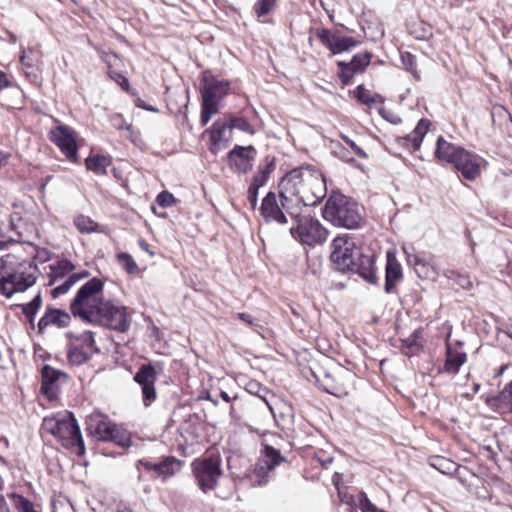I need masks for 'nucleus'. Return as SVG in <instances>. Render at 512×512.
Instances as JSON below:
<instances>
[{
  "mask_svg": "<svg viewBox=\"0 0 512 512\" xmlns=\"http://www.w3.org/2000/svg\"><path fill=\"white\" fill-rule=\"evenodd\" d=\"M276 3V0H259L254 10L258 17H262L272 11Z\"/></svg>",
  "mask_w": 512,
  "mask_h": 512,
  "instance_id": "obj_49",
  "label": "nucleus"
},
{
  "mask_svg": "<svg viewBox=\"0 0 512 512\" xmlns=\"http://www.w3.org/2000/svg\"><path fill=\"white\" fill-rule=\"evenodd\" d=\"M284 460L279 450L265 445L253 471L248 476L250 483L254 486L267 484L275 467Z\"/></svg>",
  "mask_w": 512,
  "mask_h": 512,
  "instance_id": "obj_9",
  "label": "nucleus"
},
{
  "mask_svg": "<svg viewBox=\"0 0 512 512\" xmlns=\"http://www.w3.org/2000/svg\"><path fill=\"white\" fill-rule=\"evenodd\" d=\"M108 512H132L127 507L116 505L115 507L111 508Z\"/></svg>",
  "mask_w": 512,
  "mask_h": 512,
  "instance_id": "obj_62",
  "label": "nucleus"
},
{
  "mask_svg": "<svg viewBox=\"0 0 512 512\" xmlns=\"http://www.w3.org/2000/svg\"><path fill=\"white\" fill-rule=\"evenodd\" d=\"M371 60V54L369 53H358L348 63L339 62V66H345L350 68L352 72H362L369 65Z\"/></svg>",
  "mask_w": 512,
  "mask_h": 512,
  "instance_id": "obj_36",
  "label": "nucleus"
},
{
  "mask_svg": "<svg viewBox=\"0 0 512 512\" xmlns=\"http://www.w3.org/2000/svg\"><path fill=\"white\" fill-rule=\"evenodd\" d=\"M116 259L127 273L134 274L137 272L138 265L130 254L120 252L117 254Z\"/></svg>",
  "mask_w": 512,
  "mask_h": 512,
  "instance_id": "obj_42",
  "label": "nucleus"
},
{
  "mask_svg": "<svg viewBox=\"0 0 512 512\" xmlns=\"http://www.w3.org/2000/svg\"><path fill=\"white\" fill-rule=\"evenodd\" d=\"M11 270L12 272H20L22 274H36L37 268L31 261H19L16 257V264L12 266Z\"/></svg>",
  "mask_w": 512,
  "mask_h": 512,
  "instance_id": "obj_44",
  "label": "nucleus"
},
{
  "mask_svg": "<svg viewBox=\"0 0 512 512\" xmlns=\"http://www.w3.org/2000/svg\"><path fill=\"white\" fill-rule=\"evenodd\" d=\"M71 316L69 313L59 309H49L38 322L39 330L45 329L49 325H55L58 328H65L70 324Z\"/></svg>",
  "mask_w": 512,
  "mask_h": 512,
  "instance_id": "obj_24",
  "label": "nucleus"
},
{
  "mask_svg": "<svg viewBox=\"0 0 512 512\" xmlns=\"http://www.w3.org/2000/svg\"><path fill=\"white\" fill-rule=\"evenodd\" d=\"M95 434L102 441H112L122 447L130 445L129 434L109 420H101L97 423Z\"/></svg>",
  "mask_w": 512,
  "mask_h": 512,
  "instance_id": "obj_16",
  "label": "nucleus"
},
{
  "mask_svg": "<svg viewBox=\"0 0 512 512\" xmlns=\"http://www.w3.org/2000/svg\"><path fill=\"white\" fill-rule=\"evenodd\" d=\"M138 463H139V465L144 466L147 470H153L154 463H150V462L144 461V460H140Z\"/></svg>",
  "mask_w": 512,
  "mask_h": 512,
  "instance_id": "obj_64",
  "label": "nucleus"
},
{
  "mask_svg": "<svg viewBox=\"0 0 512 512\" xmlns=\"http://www.w3.org/2000/svg\"><path fill=\"white\" fill-rule=\"evenodd\" d=\"M334 154L341 160L345 162H351L353 160L352 157L349 156V152L341 146L340 144H336L333 148Z\"/></svg>",
  "mask_w": 512,
  "mask_h": 512,
  "instance_id": "obj_54",
  "label": "nucleus"
},
{
  "mask_svg": "<svg viewBox=\"0 0 512 512\" xmlns=\"http://www.w3.org/2000/svg\"><path fill=\"white\" fill-rule=\"evenodd\" d=\"M75 225L81 232H94L97 224L89 217L80 215L75 219Z\"/></svg>",
  "mask_w": 512,
  "mask_h": 512,
  "instance_id": "obj_43",
  "label": "nucleus"
},
{
  "mask_svg": "<svg viewBox=\"0 0 512 512\" xmlns=\"http://www.w3.org/2000/svg\"><path fill=\"white\" fill-rule=\"evenodd\" d=\"M374 261L375 258L373 254H364L359 250L356 257L352 260L351 266H349L346 271L357 273L368 283L375 284L377 283V276Z\"/></svg>",
  "mask_w": 512,
  "mask_h": 512,
  "instance_id": "obj_18",
  "label": "nucleus"
},
{
  "mask_svg": "<svg viewBox=\"0 0 512 512\" xmlns=\"http://www.w3.org/2000/svg\"><path fill=\"white\" fill-rule=\"evenodd\" d=\"M402 276V267L397 260L395 253L392 251H387L384 285L385 292L388 294L393 293L397 283L402 279Z\"/></svg>",
  "mask_w": 512,
  "mask_h": 512,
  "instance_id": "obj_23",
  "label": "nucleus"
},
{
  "mask_svg": "<svg viewBox=\"0 0 512 512\" xmlns=\"http://www.w3.org/2000/svg\"><path fill=\"white\" fill-rule=\"evenodd\" d=\"M42 428L57 437L65 448L70 449L76 455L81 456L85 453L80 428L72 413L64 412L45 417Z\"/></svg>",
  "mask_w": 512,
  "mask_h": 512,
  "instance_id": "obj_4",
  "label": "nucleus"
},
{
  "mask_svg": "<svg viewBox=\"0 0 512 512\" xmlns=\"http://www.w3.org/2000/svg\"><path fill=\"white\" fill-rule=\"evenodd\" d=\"M219 99L213 98L211 95L202 94V110L216 114L218 112Z\"/></svg>",
  "mask_w": 512,
  "mask_h": 512,
  "instance_id": "obj_48",
  "label": "nucleus"
},
{
  "mask_svg": "<svg viewBox=\"0 0 512 512\" xmlns=\"http://www.w3.org/2000/svg\"><path fill=\"white\" fill-rule=\"evenodd\" d=\"M435 154L439 160L452 164L469 181L479 178L487 164L480 155L450 143L443 137L437 139Z\"/></svg>",
  "mask_w": 512,
  "mask_h": 512,
  "instance_id": "obj_2",
  "label": "nucleus"
},
{
  "mask_svg": "<svg viewBox=\"0 0 512 512\" xmlns=\"http://www.w3.org/2000/svg\"><path fill=\"white\" fill-rule=\"evenodd\" d=\"M156 201L158 205L161 207H170L175 203L176 200L173 194L167 191H162L161 193L158 194Z\"/></svg>",
  "mask_w": 512,
  "mask_h": 512,
  "instance_id": "obj_51",
  "label": "nucleus"
},
{
  "mask_svg": "<svg viewBox=\"0 0 512 512\" xmlns=\"http://www.w3.org/2000/svg\"><path fill=\"white\" fill-rule=\"evenodd\" d=\"M110 164V157L104 155H95L86 159L87 169L99 175L106 174V169Z\"/></svg>",
  "mask_w": 512,
  "mask_h": 512,
  "instance_id": "obj_33",
  "label": "nucleus"
},
{
  "mask_svg": "<svg viewBox=\"0 0 512 512\" xmlns=\"http://www.w3.org/2000/svg\"><path fill=\"white\" fill-rule=\"evenodd\" d=\"M13 504L19 512H30L34 509L33 504L25 497L13 494Z\"/></svg>",
  "mask_w": 512,
  "mask_h": 512,
  "instance_id": "obj_47",
  "label": "nucleus"
},
{
  "mask_svg": "<svg viewBox=\"0 0 512 512\" xmlns=\"http://www.w3.org/2000/svg\"><path fill=\"white\" fill-rule=\"evenodd\" d=\"M180 469V462L175 458H166L153 464V471L164 479L175 474Z\"/></svg>",
  "mask_w": 512,
  "mask_h": 512,
  "instance_id": "obj_32",
  "label": "nucleus"
},
{
  "mask_svg": "<svg viewBox=\"0 0 512 512\" xmlns=\"http://www.w3.org/2000/svg\"><path fill=\"white\" fill-rule=\"evenodd\" d=\"M282 206L290 216L299 214V208L318 204L327 194L326 180L314 168L293 169L280 181Z\"/></svg>",
  "mask_w": 512,
  "mask_h": 512,
  "instance_id": "obj_1",
  "label": "nucleus"
},
{
  "mask_svg": "<svg viewBox=\"0 0 512 512\" xmlns=\"http://www.w3.org/2000/svg\"><path fill=\"white\" fill-rule=\"evenodd\" d=\"M109 121L115 129L125 130L127 132L126 137L129 138L132 142H135L134 131L132 129V126L131 124L126 123L121 114L115 113L110 115Z\"/></svg>",
  "mask_w": 512,
  "mask_h": 512,
  "instance_id": "obj_38",
  "label": "nucleus"
},
{
  "mask_svg": "<svg viewBox=\"0 0 512 512\" xmlns=\"http://www.w3.org/2000/svg\"><path fill=\"white\" fill-rule=\"evenodd\" d=\"M211 145L209 150L216 155L225 149L232 138V131L228 122L217 120L209 129Z\"/></svg>",
  "mask_w": 512,
  "mask_h": 512,
  "instance_id": "obj_21",
  "label": "nucleus"
},
{
  "mask_svg": "<svg viewBox=\"0 0 512 512\" xmlns=\"http://www.w3.org/2000/svg\"><path fill=\"white\" fill-rule=\"evenodd\" d=\"M49 273V285H54L57 281L67 278L68 275L72 274L74 265L66 259L57 261L55 264L50 265Z\"/></svg>",
  "mask_w": 512,
  "mask_h": 512,
  "instance_id": "obj_28",
  "label": "nucleus"
},
{
  "mask_svg": "<svg viewBox=\"0 0 512 512\" xmlns=\"http://www.w3.org/2000/svg\"><path fill=\"white\" fill-rule=\"evenodd\" d=\"M65 374L60 370L54 369L49 365H45L42 368L41 377V391L44 395H46L50 400L56 398L59 382L61 378H65Z\"/></svg>",
  "mask_w": 512,
  "mask_h": 512,
  "instance_id": "obj_22",
  "label": "nucleus"
},
{
  "mask_svg": "<svg viewBox=\"0 0 512 512\" xmlns=\"http://www.w3.org/2000/svg\"><path fill=\"white\" fill-rule=\"evenodd\" d=\"M89 273L87 271L81 273H72L68 275L65 280L57 285L52 291L51 295L54 298H57L65 293H67L72 286H74L79 280L88 277Z\"/></svg>",
  "mask_w": 512,
  "mask_h": 512,
  "instance_id": "obj_31",
  "label": "nucleus"
},
{
  "mask_svg": "<svg viewBox=\"0 0 512 512\" xmlns=\"http://www.w3.org/2000/svg\"><path fill=\"white\" fill-rule=\"evenodd\" d=\"M487 404L499 413L512 414V381L504 387L498 396L489 398Z\"/></svg>",
  "mask_w": 512,
  "mask_h": 512,
  "instance_id": "obj_25",
  "label": "nucleus"
},
{
  "mask_svg": "<svg viewBox=\"0 0 512 512\" xmlns=\"http://www.w3.org/2000/svg\"><path fill=\"white\" fill-rule=\"evenodd\" d=\"M50 139L69 160L76 161L77 144L75 133L71 128L63 125L56 127L51 131Z\"/></svg>",
  "mask_w": 512,
  "mask_h": 512,
  "instance_id": "obj_14",
  "label": "nucleus"
},
{
  "mask_svg": "<svg viewBox=\"0 0 512 512\" xmlns=\"http://www.w3.org/2000/svg\"><path fill=\"white\" fill-rule=\"evenodd\" d=\"M339 67L341 68V70L339 71V77H340L342 83L346 85L351 81L355 72H352L350 70V68H347L345 66H339Z\"/></svg>",
  "mask_w": 512,
  "mask_h": 512,
  "instance_id": "obj_57",
  "label": "nucleus"
},
{
  "mask_svg": "<svg viewBox=\"0 0 512 512\" xmlns=\"http://www.w3.org/2000/svg\"><path fill=\"white\" fill-rule=\"evenodd\" d=\"M400 58H401V62L403 64V66L408 71H410L414 75V77L419 78V75L416 70L415 56L409 52H401Z\"/></svg>",
  "mask_w": 512,
  "mask_h": 512,
  "instance_id": "obj_46",
  "label": "nucleus"
},
{
  "mask_svg": "<svg viewBox=\"0 0 512 512\" xmlns=\"http://www.w3.org/2000/svg\"><path fill=\"white\" fill-rule=\"evenodd\" d=\"M443 275L450 280L453 285H457L464 290L472 288L473 284L468 274L460 273L454 269H446Z\"/></svg>",
  "mask_w": 512,
  "mask_h": 512,
  "instance_id": "obj_34",
  "label": "nucleus"
},
{
  "mask_svg": "<svg viewBox=\"0 0 512 512\" xmlns=\"http://www.w3.org/2000/svg\"><path fill=\"white\" fill-rule=\"evenodd\" d=\"M69 340H74L75 342H79L86 350H91L94 353L99 352V349L96 347L94 335L91 331H84L83 333L76 335L73 332H68L66 334Z\"/></svg>",
  "mask_w": 512,
  "mask_h": 512,
  "instance_id": "obj_35",
  "label": "nucleus"
},
{
  "mask_svg": "<svg viewBox=\"0 0 512 512\" xmlns=\"http://www.w3.org/2000/svg\"><path fill=\"white\" fill-rule=\"evenodd\" d=\"M342 139L345 141V143L347 145L350 146V148L354 151V153L360 157V158H366L367 157V154L365 153V151L359 147L353 140H351L349 137L347 136H342Z\"/></svg>",
  "mask_w": 512,
  "mask_h": 512,
  "instance_id": "obj_55",
  "label": "nucleus"
},
{
  "mask_svg": "<svg viewBox=\"0 0 512 512\" xmlns=\"http://www.w3.org/2000/svg\"><path fill=\"white\" fill-rule=\"evenodd\" d=\"M42 299L40 294L36 295L28 304L23 307V313L32 321L37 310L40 308Z\"/></svg>",
  "mask_w": 512,
  "mask_h": 512,
  "instance_id": "obj_45",
  "label": "nucleus"
},
{
  "mask_svg": "<svg viewBox=\"0 0 512 512\" xmlns=\"http://www.w3.org/2000/svg\"><path fill=\"white\" fill-rule=\"evenodd\" d=\"M157 379L155 368L151 364L142 365L134 376V380L141 386L143 402L149 406L156 400L155 381Z\"/></svg>",
  "mask_w": 512,
  "mask_h": 512,
  "instance_id": "obj_15",
  "label": "nucleus"
},
{
  "mask_svg": "<svg viewBox=\"0 0 512 512\" xmlns=\"http://www.w3.org/2000/svg\"><path fill=\"white\" fill-rule=\"evenodd\" d=\"M115 80L124 90H128L129 82L125 76L121 74H116Z\"/></svg>",
  "mask_w": 512,
  "mask_h": 512,
  "instance_id": "obj_60",
  "label": "nucleus"
},
{
  "mask_svg": "<svg viewBox=\"0 0 512 512\" xmlns=\"http://www.w3.org/2000/svg\"><path fill=\"white\" fill-rule=\"evenodd\" d=\"M20 61L24 67L32 68L37 62L36 53L34 50L23 51Z\"/></svg>",
  "mask_w": 512,
  "mask_h": 512,
  "instance_id": "obj_52",
  "label": "nucleus"
},
{
  "mask_svg": "<svg viewBox=\"0 0 512 512\" xmlns=\"http://www.w3.org/2000/svg\"><path fill=\"white\" fill-rule=\"evenodd\" d=\"M257 155L254 146L235 145L227 154L228 165L237 173H247L253 167Z\"/></svg>",
  "mask_w": 512,
  "mask_h": 512,
  "instance_id": "obj_13",
  "label": "nucleus"
},
{
  "mask_svg": "<svg viewBox=\"0 0 512 512\" xmlns=\"http://www.w3.org/2000/svg\"><path fill=\"white\" fill-rule=\"evenodd\" d=\"M379 114L388 122L397 125L401 123V118L393 113L392 111L386 110L385 108L379 109Z\"/></svg>",
  "mask_w": 512,
  "mask_h": 512,
  "instance_id": "obj_53",
  "label": "nucleus"
},
{
  "mask_svg": "<svg viewBox=\"0 0 512 512\" xmlns=\"http://www.w3.org/2000/svg\"><path fill=\"white\" fill-rule=\"evenodd\" d=\"M0 512H8L7 503L2 495H0Z\"/></svg>",
  "mask_w": 512,
  "mask_h": 512,
  "instance_id": "obj_63",
  "label": "nucleus"
},
{
  "mask_svg": "<svg viewBox=\"0 0 512 512\" xmlns=\"http://www.w3.org/2000/svg\"><path fill=\"white\" fill-rule=\"evenodd\" d=\"M275 163L273 160H269L266 158V163L264 165H260L258 167L257 173L253 176L251 181V186L260 189L262 186H264L272 171L274 170Z\"/></svg>",
  "mask_w": 512,
  "mask_h": 512,
  "instance_id": "obj_30",
  "label": "nucleus"
},
{
  "mask_svg": "<svg viewBox=\"0 0 512 512\" xmlns=\"http://www.w3.org/2000/svg\"><path fill=\"white\" fill-rule=\"evenodd\" d=\"M359 250L348 234L338 235L332 241L331 261L338 270L346 271Z\"/></svg>",
  "mask_w": 512,
  "mask_h": 512,
  "instance_id": "obj_11",
  "label": "nucleus"
},
{
  "mask_svg": "<svg viewBox=\"0 0 512 512\" xmlns=\"http://www.w3.org/2000/svg\"><path fill=\"white\" fill-rule=\"evenodd\" d=\"M429 121L421 119L413 132L404 139V146L416 151L420 148L422 140L429 129Z\"/></svg>",
  "mask_w": 512,
  "mask_h": 512,
  "instance_id": "obj_26",
  "label": "nucleus"
},
{
  "mask_svg": "<svg viewBox=\"0 0 512 512\" xmlns=\"http://www.w3.org/2000/svg\"><path fill=\"white\" fill-rule=\"evenodd\" d=\"M103 287V282L98 278H92L83 284L70 303L71 313L85 322H98L101 308L106 302L101 296Z\"/></svg>",
  "mask_w": 512,
  "mask_h": 512,
  "instance_id": "obj_3",
  "label": "nucleus"
},
{
  "mask_svg": "<svg viewBox=\"0 0 512 512\" xmlns=\"http://www.w3.org/2000/svg\"><path fill=\"white\" fill-rule=\"evenodd\" d=\"M10 86H12L10 78L4 71L0 70V91Z\"/></svg>",
  "mask_w": 512,
  "mask_h": 512,
  "instance_id": "obj_59",
  "label": "nucleus"
},
{
  "mask_svg": "<svg viewBox=\"0 0 512 512\" xmlns=\"http://www.w3.org/2000/svg\"><path fill=\"white\" fill-rule=\"evenodd\" d=\"M356 98L367 106H372V104L376 103L381 97L377 94H372L369 90L365 89L362 85H359L355 91Z\"/></svg>",
  "mask_w": 512,
  "mask_h": 512,
  "instance_id": "obj_40",
  "label": "nucleus"
},
{
  "mask_svg": "<svg viewBox=\"0 0 512 512\" xmlns=\"http://www.w3.org/2000/svg\"><path fill=\"white\" fill-rule=\"evenodd\" d=\"M430 465L443 474H450L455 471L456 468V464L453 461L442 456L432 457Z\"/></svg>",
  "mask_w": 512,
  "mask_h": 512,
  "instance_id": "obj_39",
  "label": "nucleus"
},
{
  "mask_svg": "<svg viewBox=\"0 0 512 512\" xmlns=\"http://www.w3.org/2000/svg\"><path fill=\"white\" fill-rule=\"evenodd\" d=\"M296 217V225L290 228V234L301 244L315 246L327 239V230L316 219L310 217Z\"/></svg>",
  "mask_w": 512,
  "mask_h": 512,
  "instance_id": "obj_8",
  "label": "nucleus"
},
{
  "mask_svg": "<svg viewBox=\"0 0 512 512\" xmlns=\"http://www.w3.org/2000/svg\"><path fill=\"white\" fill-rule=\"evenodd\" d=\"M449 338L450 335L446 338V358L441 372L456 375L461 366L467 361V354L463 350L461 342L452 344Z\"/></svg>",
  "mask_w": 512,
  "mask_h": 512,
  "instance_id": "obj_17",
  "label": "nucleus"
},
{
  "mask_svg": "<svg viewBox=\"0 0 512 512\" xmlns=\"http://www.w3.org/2000/svg\"><path fill=\"white\" fill-rule=\"evenodd\" d=\"M53 512H75L71 502L63 497L53 501Z\"/></svg>",
  "mask_w": 512,
  "mask_h": 512,
  "instance_id": "obj_50",
  "label": "nucleus"
},
{
  "mask_svg": "<svg viewBox=\"0 0 512 512\" xmlns=\"http://www.w3.org/2000/svg\"><path fill=\"white\" fill-rule=\"evenodd\" d=\"M229 84L223 81H215L207 84L204 87L202 94L211 95L213 98L221 99L228 93Z\"/></svg>",
  "mask_w": 512,
  "mask_h": 512,
  "instance_id": "obj_37",
  "label": "nucleus"
},
{
  "mask_svg": "<svg viewBox=\"0 0 512 512\" xmlns=\"http://www.w3.org/2000/svg\"><path fill=\"white\" fill-rule=\"evenodd\" d=\"M192 471L203 492L213 490L222 475L221 458L219 455H211L195 459L192 462Z\"/></svg>",
  "mask_w": 512,
  "mask_h": 512,
  "instance_id": "obj_7",
  "label": "nucleus"
},
{
  "mask_svg": "<svg viewBox=\"0 0 512 512\" xmlns=\"http://www.w3.org/2000/svg\"><path fill=\"white\" fill-rule=\"evenodd\" d=\"M258 191H259L258 188H255L251 185L248 188L247 199H248V202L250 203L252 209H254L257 205Z\"/></svg>",
  "mask_w": 512,
  "mask_h": 512,
  "instance_id": "obj_56",
  "label": "nucleus"
},
{
  "mask_svg": "<svg viewBox=\"0 0 512 512\" xmlns=\"http://www.w3.org/2000/svg\"><path fill=\"white\" fill-rule=\"evenodd\" d=\"M97 323H102L109 329L118 332H126L130 328L131 319L125 306L116 305L107 300L101 308Z\"/></svg>",
  "mask_w": 512,
  "mask_h": 512,
  "instance_id": "obj_10",
  "label": "nucleus"
},
{
  "mask_svg": "<svg viewBox=\"0 0 512 512\" xmlns=\"http://www.w3.org/2000/svg\"><path fill=\"white\" fill-rule=\"evenodd\" d=\"M235 316L239 320H241L242 322L246 323L247 325H249L251 327L257 326L256 320L248 313L241 312V313H237Z\"/></svg>",
  "mask_w": 512,
  "mask_h": 512,
  "instance_id": "obj_58",
  "label": "nucleus"
},
{
  "mask_svg": "<svg viewBox=\"0 0 512 512\" xmlns=\"http://www.w3.org/2000/svg\"><path fill=\"white\" fill-rule=\"evenodd\" d=\"M16 264V256L7 254L1 257L0 294L10 298L16 292H23L36 282V274H22L12 272L11 268Z\"/></svg>",
  "mask_w": 512,
  "mask_h": 512,
  "instance_id": "obj_6",
  "label": "nucleus"
},
{
  "mask_svg": "<svg viewBox=\"0 0 512 512\" xmlns=\"http://www.w3.org/2000/svg\"><path fill=\"white\" fill-rule=\"evenodd\" d=\"M413 263L414 270L416 274L423 279H428L435 281L438 277V271L436 267L430 263L429 261L419 257L414 256L413 260H409Z\"/></svg>",
  "mask_w": 512,
  "mask_h": 512,
  "instance_id": "obj_27",
  "label": "nucleus"
},
{
  "mask_svg": "<svg viewBox=\"0 0 512 512\" xmlns=\"http://www.w3.org/2000/svg\"><path fill=\"white\" fill-rule=\"evenodd\" d=\"M93 353L91 350H86L79 342L69 340L68 360L72 365L84 363Z\"/></svg>",
  "mask_w": 512,
  "mask_h": 512,
  "instance_id": "obj_29",
  "label": "nucleus"
},
{
  "mask_svg": "<svg viewBox=\"0 0 512 512\" xmlns=\"http://www.w3.org/2000/svg\"><path fill=\"white\" fill-rule=\"evenodd\" d=\"M260 212L266 222L274 221L278 224L287 223L285 216L286 210L282 206V197L280 196V204L277 196L273 192H269L262 200Z\"/></svg>",
  "mask_w": 512,
  "mask_h": 512,
  "instance_id": "obj_19",
  "label": "nucleus"
},
{
  "mask_svg": "<svg viewBox=\"0 0 512 512\" xmlns=\"http://www.w3.org/2000/svg\"><path fill=\"white\" fill-rule=\"evenodd\" d=\"M354 375L343 368H338L333 374H326L321 381V388L336 397H344L349 394Z\"/></svg>",
  "mask_w": 512,
  "mask_h": 512,
  "instance_id": "obj_12",
  "label": "nucleus"
},
{
  "mask_svg": "<svg viewBox=\"0 0 512 512\" xmlns=\"http://www.w3.org/2000/svg\"><path fill=\"white\" fill-rule=\"evenodd\" d=\"M213 114L211 113H208L204 110H201V124L203 126L207 125L208 122L210 121L211 117H212Z\"/></svg>",
  "mask_w": 512,
  "mask_h": 512,
  "instance_id": "obj_61",
  "label": "nucleus"
},
{
  "mask_svg": "<svg viewBox=\"0 0 512 512\" xmlns=\"http://www.w3.org/2000/svg\"><path fill=\"white\" fill-rule=\"evenodd\" d=\"M322 215L335 226L347 229L359 228L363 220L358 204L338 192L330 195Z\"/></svg>",
  "mask_w": 512,
  "mask_h": 512,
  "instance_id": "obj_5",
  "label": "nucleus"
},
{
  "mask_svg": "<svg viewBox=\"0 0 512 512\" xmlns=\"http://www.w3.org/2000/svg\"><path fill=\"white\" fill-rule=\"evenodd\" d=\"M317 37L333 54L348 51L357 46L358 42L352 37H342L332 33L328 29L317 31Z\"/></svg>",
  "mask_w": 512,
  "mask_h": 512,
  "instance_id": "obj_20",
  "label": "nucleus"
},
{
  "mask_svg": "<svg viewBox=\"0 0 512 512\" xmlns=\"http://www.w3.org/2000/svg\"><path fill=\"white\" fill-rule=\"evenodd\" d=\"M229 126L230 129H239L243 132H246L248 134L253 135L255 133L254 128L251 126V124L243 117H236L233 115H229Z\"/></svg>",
  "mask_w": 512,
  "mask_h": 512,
  "instance_id": "obj_41",
  "label": "nucleus"
}]
</instances>
